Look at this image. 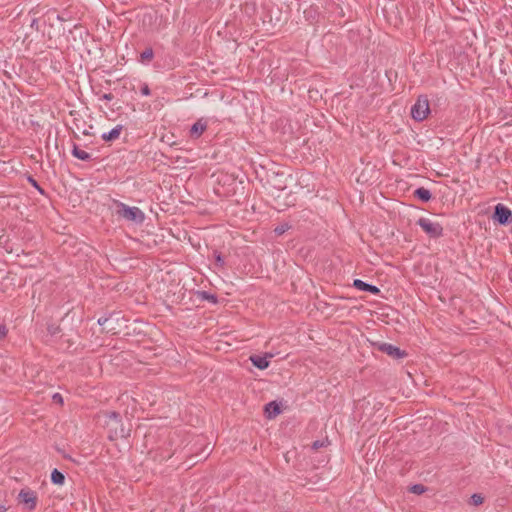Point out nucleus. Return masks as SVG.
Returning a JSON list of instances; mask_svg holds the SVG:
<instances>
[{
    "mask_svg": "<svg viewBox=\"0 0 512 512\" xmlns=\"http://www.w3.org/2000/svg\"><path fill=\"white\" fill-rule=\"evenodd\" d=\"M19 502L22 503L28 511H33L37 505V494L35 491L25 488L21 489L18 495Z\"/></svg>",
    "mask_w": 512,
    "mask_h": 512,
    "instance_id": "obj_4",
    "label": "nucleus"
},
{
    "mask_svg": "<svg viewBox=\"0 0 512 512\" xmlns=\"http://www.w3.org/2000/svg\"><path fill=\"white\" fill-rule=\"evenodd\" d=\"M140 92H141V94H142L143 96H149V95L151 94V90H150V88H149L148 84L143 83V84L141 85Z\"/></svg>",
    "mask_w": 512,
    "mask_h": 512,
    "instance_id": "obj_23",
    "label": "nucleus"
},
{
    "mask_svg": "<svg viewBox=\"0 0 512 512\" xmlns=\"http://www.w3.org/2000/svg\"><path fill=\"white\" fill-rule=\"evenodd\" d=\"M353 287H355L356 289L360 290V291H365V292H369L373 295H379L380 294V289L377 287V286H374L372 284H369V283H366L364 282L363 280H360V279H355L353 281Z\"/></svg>",
    "mask_w": 512,
    "mask_h": 512,
    "instance_id": "obj_9",
    "label": "nucleus"
},
{
    "mask_svg": "<svg viewBox=\"0 0 512 512\" xmlns=\"http://www.w3.org/2000/svg\"><path fill=\"white\" fill-rule=\"evenodd\" d=\"M512 216L511 210L504 206L503 204H497L495 206L493 219L497 221L499 224L504 225L507 224L509 221V218Z\"/></svg>",
    "mask_w": 512,
    "mask_h": 512,
    "instance_id": "obj_6",
    "label": "nucleus"
},
{
    "mask_svg": "<svg viewBox=\"0 0 512 512\" xmlns=\"http://www.w3.org/2000/svg\"><path fill=\"white\" fill-rule=\"evenodd\" d=\"M208 122L204 118L198 119L190 128L189 135L193 139H198L207 129Z\"/></svg>",
    "mask_w": 512,
    "mask_h": 512,
    "instance_id": "obj_7",
    "label": "nucleus"
},
{
    "mask_svg": "<svg viewBox=\"0 0 512 512\" xmlns=\"http://www.w3.org/2000/svg\"><path fill=\"white\" fill-rule=\"evenodd\" d=\"M273 355L270 353H266L265 355H251L250 361L252 364L257 367L260 370H264L269 367L270 361L269 359L272 358Z\"/></svg>",
    "mask_w": 512,
    "mask_h": 512,
    "instance_id": "obj_8",
    "label": "nucleus"
},
{
    "mask_svg": "<svg viewBox=\"0 0 512 512\" xmlns=\"http://www.w3.org/2000/svg\"><path fill=\"white\" fill-rule=\"evenodd\" d=\"M417 225L422 228V230L430 237V238H439L443 236V227L440 223L434 222L429 218L421 217L417 220Z\"/></svg>",
    "mask_w": 512,
    "mask_h": 512,
    "instance_id": "obj_3",
    "label": "nucleus"
},
{
    "mask_svg": "<svg viewBox=\"0 0 512 512\" xmlns=\"http://www.w3.org/2000/svg\"><path fill=\"white\" fill-rule=\"evenodd\" d=\"M290 229V225L287 223H283L275 227L274 232L276 235H283L286 231Z\"/></svg>",
    "mask_w": 512,
    "mask_h": 512,
    "instance_id": "obj_20",
    "label": "nucleus"
},
{
    "mask_svg": "<svg viewBox=\"0 0 512 512\" xmlns=\"http://www.w3.org/2000/svg\"><path fill=\"white\" fill-rule=\"evenodd\" d=\"M154 58V51L151 47L146 48L140 53L139 62L142 64H149Z\"/></svg>",
    "mask_w": 512,
    "mask_h": 512,
    "instance_id": "obj_14",
    "label": "nucleus"
},
{
    "mask_svg": "<svg viewBox=\"0 0 512 512\" xmlns=\"http://www.w3.org/2000/svg\"><path fill=\"white\" fill-rule=\"evenodd\" d=\"M117 207V214L128 221L141 224L145 219V214L138 207H130L122 202H119Z\"/></svg>",
    "mask_w": 512,
    "mask_h": 512,
    "instance_id": "obj_2",
    "label": "nucleus"
},
{
    "mask_svg": "<svg viewBox=\"0 0 512 512\" xmlns=\"http://www.w3.org/2000/svg\"><path fill=\"white\" fill-rule=\"evenodd\" d=\"M327 444V440H316L312 443V449L316 451L322 447H325Z\"/></svg>",
    "mask_w": 512,
    "mask_h": 512,
    "instance_id": "obj_22",
    "label": "nucleus"
},
{
    "mask_svg": "<svg viewBox=\"0 0 512 512\" xmlns=\"http://www.w3.org/2000/svg\"><path fill=\"white\" fill-rule=\"evenodd\" d=\"M414 196L417 197L422 202H428L432 198L431 192L428 189L424 188V187L417 188L414 191Z\"/></svg>",
    "mask_w": 512,
    "mask_h": 512,
    "instance_id": "obj_12",
    "label": "nucleus"
},
{
    "mask_svg": "<svg viewBox=\"0 0 512 512\" xmlns=\"http://www.w3.org/2000/svg\"><path fill=\"white\" fill-rule=\"evenodd\" d=\"M52 399L55 403L63 405V397L60 393L53 394Z\"/></svg>",
    "mask_w": 512,
    "mask_h": 512,
    "instance_id": "obj_25",
    "label": "nucleus"
},
{
    "mask_svg": "<svg viewBox=\"0 0 512 512\" xmlns=\"http://www.w3.org/2000/svg\"><path fill=\"white\" fill-rule=\"evenodd\" d=\"M484 497L481 494L475 493L470 497V504L479 506L483 503Z\"/></svg>",
    "mask_w": 512,
    "mask_h": 512,
    "instance_id": "obj_18",
    "label": "nucleus"
},
{
    "mask_svg": "<svg viewBox=\"0 0 512 512\" xmlns=\"http://www.w3.org/2000/svg\"><path fill=\"white\" fill-rule=\"evenodd\" d=\"M108 320H109V318H108V317H100V318L98 319V324H99V325H101V326H103V325H105V323H106V322H108Z\"/></svg>",
    "mask_w": 512,
    "mask_h": 512,
    "instance_id": "obj_29",
    "label": "nucleus"
},
{
    "mask_svg": "<svg viewBox=\"0 0 512 512\" xmlns=\"http://www.w3.org/2000/svg\"><path fill=\"white\" fill-rule=\"evenodd\" d=\"M430 113V104L426 95H420L411 107V117L417 121H424Z\"/></svg>",
    "mask_w": 512,
    "mask_h": 512,
    "instance_id": "obj_1",
    "label": "nucleus"
},
{
    "mask_svg": "<svg viewBox=\"0 0 512 512\" xmlns=\"http://www.w3.org/2000/svg\"><path fill=\"white\" fill-rule=\"evenodd\" d=\"M213 256L215 259V266L219 269H224L225 268V260H224L223 256L221 255V253L218 251H214Z\"/></svg>",
    "mask_w": 512,
    "mask_h": 512,
    "instance_id": "obj_16",
    "label": "nucleus"
},
{
    "mask_svg": "<svg viewBox=\"0 0 512 512\" xmlns=\"http://www.w3.org/2000/svg\"><path fill=\"white\" fill-rule=\"evenodd\" d=\"M47 331L51 336H55L60 333L61 329L58 325L50 324L47 327Z\"/></svg>",
    "mask_w": 512,
    "mask_h": 512,
    "instance_id": "obj_21",
    "label": "nucleus"
},
{
    "mask_svg": "<svg viewBox=\"0 0 512 512\" xmlns=\"http://www.w3.org/2000/svg\"><path fill=\"white\" fill-rule=\"evenodd\" d=\"M7 509L8 508L5 505H0V512H6Z\"/></svg>",
    "mask_w": 512,
    "mask_h": 512,
    "instance_id": "obj_31",
    "label": "nucleus"
},
{
    "mask_svg": "<svg viewBox=\"0 0 512 512\" xmlns=\"http://www.w3.org/2000/svg\"><path fill=\"white\" fill-rule=\"evenodd\" d=\"M199 296L203 300H207V301L212 302V303H217V297L215 295H213V294H210L207 291L199 292Z\"/></svg>",
    "mask_w": 512,
    "mask_h": 512,
    "instance_id": "obj_17",
    "label": "nucleus"
},
{
    "mask_svg": "<svg viewBox=\"0 0 512 512\" xmlns=\"http://www.w3.org/2000/svg\"><path fill=\"white\" fill-rule=\"evenodd\" d=\"M109 418L114 420L116 423L120 422V414L117 412H110Z\"/></svg>",
    "mask_w": 512,
    "mask_h": 512,
    "instance_id": "obj_26",
    "label": "nucleus"
},
{
    "mask_svg": "<svg viewBox=\"0 0 512 512\" xmlns=\"http://www.w3.org/2000/svg\"><path fill=\"white\" fill-rule=\"evenodd\" d=\"M264 412L268 419H272L279 415L281 410L277 402L271 401L265 405Z\"/></svg>",
    "mask_w": 512,
    "mask_h": 512,
    "instance_id": "obj_10",
    "label": "nucleus"
},
{
    "mask_svg": "<svg viewBox=\"0 0 512 512\" xmlns=\"http://www.w3.org/2000/svg\"><path fill=\"white\" fill-rule=\"evenodd\" d=\"M113 98H114V96L111 93H105L101 97V99L106 100V101H111Z\"/></svg>",
    "mask_w": 512,
    "mask_h": 512,
    "instance_id": "obj_28",
    "label": "nucleus"
},
{
    "mask_svg": "<svg viewBox=\"0 0 512 512\" xmlns=\"http://www.w3.org/2000/svg\"><path fill=\"white\" fill-rule=\"evenodd\" d=\"M28 181L31 183V185L33 187H35L38 191H40L41 193H43V190L42 188L40 187V185L38 184V182L33 178V177H29L28 178Z\"/></svg>",
    "mask_w": 512,
    "mask_h": 512,
    "instance_id": "obj_24",
    "label": "nucleus"
},
{
    "mask_svg": "<svg viewBox=\"0 0 512 512\" xmlns=\"http://www.w3.org/2000/svg\"><path fill=\"white\" fill-rule=\"evenodd\" d=\"M120 436H121V437L129 436V431L125 432V430H124L123 428H121Z\"/></svg>",
    "mask_w": 512,
    "mask_h": 512,
    "instance_id": "obj_30",
    "label": "nucleus"
},
{
    "mask_svg": "<svg viewBox=\"0 0 512 512\" xmlns=\"http://www.w3.org/2000/svg\"><path fill=\"white\" fill-rule=\"evenodd\" d=\"M31 25H32V26H33V25H36V19H33V21H32V24H31Z\"/></svg>",
    "mask_w": 512,
    "mask_h": 512,
    "instance_id": "obj_33",
    "label": "nucleus"
},
{
    "mask_svg": "<svg viewBox=\"0 0 512 512\" xmlns=\"http://www.w3.org/2000/svg\"><path fill=\"white\" fill-rule=\"evenodd\" d=\"M375 346L379 351L391 356L394 359H400L407 355L405 351L390 343H376Z\"/></svg>",
    "mask_w": 512,
    "mask_h": 512,
    "instance_id": "obj_5",
    "label": "nucleus"
},
{
    "mask_svg": "<svg viewBox=\"0 0 512 512\" xmlns=\"http://www.w3.org/2000/svg\"><path fill=\"white\" fill-rule=\"evenodd\" d=\"M409 490L414 494L421 495L427 490V488L422 484H415L411 486Z\"/></svg>",
    "mask_w": 512,
    "mask_h": 512,
    "instance_id": "obj_19",
    "label": "nucleus"
},
{
    "mask_svg": "<svg viewBox=\"0 0 512 512\" xmlns=\"http://www.w3.org/2000/svg\"><path fill=\"white\" fill-rule=\"evenodd\" d=\"M123 130V126L122 125H117L116 127H114L112 130H110L109 132L107 133H103L101 138L106 141V142H109V141H114L116 139L119 138L121 132Z\"/></svg>",
    "mask_w": 512,
    "mask_h": 512,
    "instance_id": "obj_11",
    "label": "nucleus"
},
{
    "mask_svg": "<svg viewBox=\"0 0 512 512\" xmlns=\"http://www.w3.org/2000/svg\"><path fill=\"white\" fill-rule=\"evenodd\" d=\"M72 155L83 161H90L92 156L90 153L80 149L76 144H74L72 149Z\"/></svg>",
    "mask_w": 512,
    "mask_h": 512,
    "instance_id": "obj_13",
    "label": "nucleus"
},
{
    "mask_svg": "<svg viewBox=\"0 0 512 512\" xmlns=\"http://www.w3.org/2000/svg\"><path fill=\"white\" fill-rule=\"evenodd\" d=\"M51 481L56 485H63L65 482V476L58 469H54L51 473Z\"/></svg>",
    "mask_w": 512,
    "mask_h": 512,
    "instance_id": "obj_15",
    "label": "nucleus"
},
{
    "mask_svg": "<svg viewBox=\"0 0 512 512\" xmlns=\"http://www.w3.org/2000/svg\"><path fill=\"white\" fill-rule=\"evenodd\" d=\"M31 25H32V26H33V25H36V19H33V21H32V24H31Z\"/></svg>",
    "mask_w": 512,
    "mask_h": 512,
    "instance_id": "obj_32",
    "label": "nucleus"
},
{
    "mask_svg": "<svg viewBox=\"0 0 512 512\" xmlns=\"http://www.w3.org/2000/svg\"><path fill=\"white\" fill-rule=\"evenodd\" d=\"M8 333V329L5 325H0V337L5 338Z\"/></svg>",
    "mask_w": 512,
    "mask_h": 512,
    "instance_id": "obj_27",
    "label": "nucleus"
}]
</instances>
